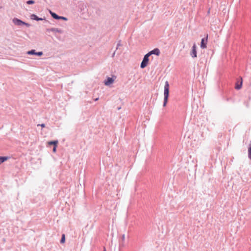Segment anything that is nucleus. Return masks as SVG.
Here are the masks:
<instances>
[{"label": "nucleus", "mask_w": 251, "mask_h": 251, "mask_svg": "<svg viewBox=\"0 0 251 251\" xmlns=\"http://www.w3.org/2000/svg\"><path fill=\"white\" fill-rule=\"evenodd\" d=\"M169 94V84L168 81H166L165 86H164V103L163 106H166L168 100Z\"/></svg>", "instance_id": "nucleus-1"}, {"label": "nucleus", "mask_w": 251, "mask_h": 251, "mask_svg": "<svg viewBox=\"0 0 251 251\" xmlns=\"http://www.w3.org/2000/svg\"><path fill=\"white\" fill-rule=\"evenodd\" d=\"M150 54H149L148 53L146 54L144 57V58H143V60L142 61V62H141V68H145L148 64L149 63V57L150 56Z\"/></svg>", "instance_id": "nucleus-2"}, {"label": "nucleus", "mask_w": 251, "mask_h": 251, "mask_svg": "<svg viewBox=\"0 0 251 251\" xmlns=\"http://www.w3.org/2000/svg\"><path fill=\"white\" fill-rule=\"evenodd\" d=\"M13 22L16 25H26L27 26H29V25L28 24L25 23L17 18L13 19Z\"/></svg>", "instance_id": "nucleus-3"}, {"label": "nucleus", "mask_w": 251, "mask_h": 251, "mask_svg": "<svg viewBox=\"0 0 251 251\" xmlns=\"http://www.w3.org/2000/svg\"><path fill=\"white\" fill-rule=\"evenodd\" d=\"M151 56V54H155L159 56L160 53V50L158 48L154 49L148 53Z\"/></svg>", "instance_id": "nucleus-4"}, {"label": "nucleus", "mask_w": 251, "mask_h": 251, "mask_svg": "<svg viewBox=\"0 0 251 251\" xmlns=\"http://www.w3.org/2000/svg\"><path fill=\"white\" fill-rule=\"evenodd\" d=\"M240 80H238L236 83L235 88L237 90L240 89L242 86V83H243L242 78L240 77Z\"/></svg>", "instance_id": "nucleus-5"}, {"label": "nucleus", "mask_w": 251, "mask_h": 251, "mask_svg": "<svg viewBox=\"0 0 251 251\" xmlns=\"http://www.w3.org/2000/svg\"><path fill=\"white\" fill-rule=\"evenodd\" d=\"M191 55L193 58L197 57L196 45L195 44H194L193 46Z\"/></svg>", "instance_id": "nucleus-6"}, {"label": "nucleus", "mask_w": 251, "mask_h": 251, "mask_svg": "<svg viewBox=\"0 0 251 251\" xmlns=\"http://www.w3.org/2000/svg\"><path fill=\"white\" fill-rule=\"evenodd\" d=\"M208 35L206 36V38L205 40L204 39H202L201 43V47L202 49H205L206 48V44H207V40Z\"/></svg>", "instance_id": "nucleus-7"}, {"label": "nucleus", "mask_w": 251, "mask_h": 251, "mask_svg": "<svg viewBox=\"0 0 251 251\" xmlns=\"http://www.w3.org/2000/svg\"><path fill=\"white\" fill-rule=\"evenodd\" d=\"M114 81V80L112 78L108 77L107 80L104 82V84L105 85H109L112 84Z\"/></svg>", "instance_id": "nucleus-8"}, {"label": "nucleus", "mask_w": 251, "mask_h": 251, "mask_svg": "<svg viewBox=\"0 0 251 251\" xmlns=\"http://www.w3.org/2000/svg\"><path fill=\"white\" fill-rule=\"evenodd\" d=\"M50 13L54 19H59V16L56 14L55 13L52 12L51 11H50Z\"/></svg>", "instance_id": "nucleus-9"}, {"label": "nucleus", "mask_w": 251, "mask_h": 251, "mask_svg": "<svg viewBox=\"0 0 251 251\" xmlns=\"http://www.w3.org/2000/svg\"><path fill=\"white\" fill-rule=\"evenodd\" d=\"M31 18L32 19L35 20L36 21H40V20H43L42 18H38L36 15L35 14H32L31 15Z\"/></svg>", "instance_id": "nucleus-10"}, {"label": "nucleus", "mask_w": 251, "mask_h": 251, "mask_svg": "<svg viewBox=\"0 0 251 251\" xmlns=\"http://www.w3.org/2000/svg\"><path fill=\"white\" fill-rule=\"evenodd\" d=\"M48 144L49 145H53L54 146H56L58 144V141H50L48 143Z\"/></svg>", "instance_id": "nucleus-11"}, {"label": "nucleus", "mask_w": 251, "mask_h": 251, "mask_svg": "<svg viewBox=\"0 0 251 251\" xmlns=\"http://www.w3.org/2000/svg\"><path fill=\"white\" fill-rule=\"evenodd\" d=\"M8 159L7 157L0 156V163H2Z\"/></svg>", "instance_id": "nucleus-12"}, {"label": "nucleus", "mask_w": 251, "mask_h": 251, "mask_svg": "<svg viewBox=\"0 0 251 251\" xmlns=\"http://www.w3.org/2000/svg\"><path fill=\"white\" fill-rule=\"evenodd\" d=\"M50 31L52 32H56L58 33H62V30L58 28H51Z\"/></svg>", "instance_id": "nucleus-13"}, {"label": "nucleus", "mask_w": 251, "mask_h": 251, "mask_svg": "<svg viewBox=\"0 0 251 251\" xmlns=\"http://www.w3.org/2000/svg\"><path fill=\"white\" fill-rule=\"evenodd\" d=\"M65 241V234L62 235V238L60 241L61 243L63 244Z\"/></svg>", "instance_id": "nucleus-14"}, {"label": "nucleus", "mask_w": 251, "mask_h": 251, "mask_svg": "<svg viewBox=\"0 0 251 251\" xmlns=\"http://www.w3.org/2000/svg\"><path fill=\"white\" fill-rule=\"evenodd\" d=\"M28 54H36V52H35V50H31L30 51H28L27 52Z\"/></svg>", "instance_id": "nucleus-15"}, {"label": "nucleus", "mask_w": 251, "mask_h": 251, "mask_svg": "<svg viewBox=\"0 0 251 251\" xmlns=\"http://www.w3.org/2000/svg\"><path fill=\"white\" fill-rule=\"evenodd\" d=\"M248 154H249V157L251 160V145L250 146V148H249Z\"/></svg>", "instance_id": "nucleus-16"}, {"label": "nucleus", "mask_w": 251, "mask_h": 251, "mask_svg": "<svg viewBox=\"0 0 251 251\" xmlns=\"http://www.w3.org/2000/svg\"><path fill=\"white\" fill-rule=\"evenodd\" d=\"M26 3L28 4H33L34 3V1L32 0H28Z\"/></svg>", "instance_id": "nucleus-17"}, {"label": "nucleus", "mask_w": 251, "mask_h": 251, "mask_svg": "<svg viewBox=\"0 0 251 251\" xmlns=\"http://www.w3.org/2000/svg\"><path fill=\"white\" fill-rule=\"evenodd\" d=\"M59 19H62V20H64L65 21H66L67 20L66 18L64 17H61V16H59Z\"/></svg>", "instance_id": "nucleus-18"}, {"label": "nucleus", "mask_w": 251, "mask_h": 251, "mask_svg": "<svg viewBox=\"0 0 251 251\" xmlns=\"http://www.w3.org/2000/svg\"><path fill=\"white\" fill-rule=\"evenodd\" d=\"M43 54L42 52L40 51V52H36V55H38L39 56H41Z\"/></svg>", "instance_id": "nucleus-19"}, {"label": "nucleus", "mask_w": 251, "mask_h": 251, "mask_svg": "<svg viewBox=\"0 0 251 251\" xmlns=\"http://www.w3.org/2000/svg\"><path fill=\"white\" fill-rule=\"evenodd\" d=\"M56 147H57V145L56 146H54V148L53 149V151L54 152H56Z\"/></svg>", "instance_id": "nucleus-20"}, {"label": "nucleus", "mask_w": 251, "mask_h": 251, "mask_svg": "<svg viewBox=\"0 0 251 251\" xmlns=\"http://www.w3.org/2000/svg\"><path fill=\"white\" fill-rule=\"evenodd\" d=\"M41 126L42 127H45V125L44 124H42L41 125L39 124L38 125V126Z\"/></svg>", "instance_id": "nucleus-21"}]
</instances>
